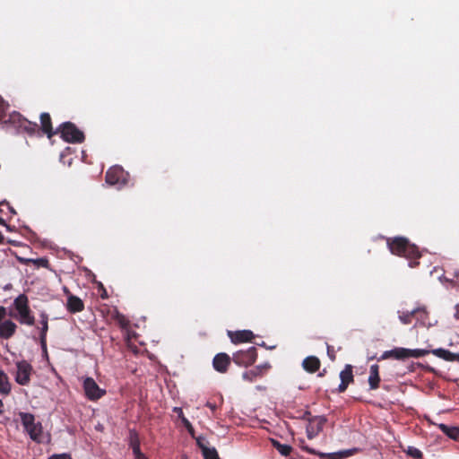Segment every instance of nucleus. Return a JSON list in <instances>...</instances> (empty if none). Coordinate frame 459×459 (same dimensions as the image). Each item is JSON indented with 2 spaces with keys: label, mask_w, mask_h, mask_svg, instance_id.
I'll return each instance as SVG.
<instances>
[{
  "label": "nucleus",
  "mask_w": 459,
  "mask_h": 459,
  "mask_svg": "<svg viewBox=\"0 0 459 459\" xmlns=\"http://www.w3.org/2000/svg\"><path fill=\"white\" fill-rule=\"evenodd\" d=\"M7 108L8 104H5L4 100L0 98V122L2 124L11 126L18 132L26 133L29 135H31L36 132L38 128L36 122L28 120L17 111L7 114Z\"/></svg>",
  "instance_id": "1"
},
{
  "label": "nucleus",
  "mask_w": 459,
  "mask_h": 459,
  "mask_svg": "<svg viewBox=\"0 0 459 459\" xmlns=\"http://www.w3.org/2000/svg\"><path fill=\"white\" fill-rule=\"evenodd\" d=\"M387 246L393 255L403 256L410 259V266L414 267L419 264L416 262L420 257V253L416 245L411 244L406 238L395 237L387 239Z\"/></svg>",
  "instance_id": "2"
},
{
  "label": "nucleus",
  "mask_w": 459,
  "mask_h": 459,
  "mask_svg": "<svg viewBox=\"0 0 459 459\" xmlns=\"http://www.w3.org/2000/svg\"><path fill=\"white\" fill-rule=\"evenodd\" d=\"M13 307L17 315L13 316L21 325L32 326L35 325V316L29 305V299L25 294H20L13 300Z\"/></svg>",
  "instance_id": "3"
},
{
  "label": "nucleus",
  "mask_w": 459,
  "mask_h": 459,
  "mask_svg": "<svg viewBox=\"0 0 459 459\" xmlns=\"http://www.w3.org/2000/svg\"><path fill=\"white\" fill-rule=\"evenodd\" d=\"M429 353L428 350L422 349H407L403 347H396L390 351H385L380 357L379 360L387 359H395L403 360L409 358H420Z\"/></svg>",
  "instance_id": "4"
},
{
  "label": "nucleus",
  "mask_w": 459,
  "mask_h": 459,
  "mask_svg": "<svg viewBox=\"0 0 459 459\" xmlns=\"http://www.w3.org/2000/svg\"><path fill=\"white\" fill-rule=\"evenodd\" d=\"M21 422L24 428V430L28 433L30 437L39 443L40 437L42 434V425L39 421H36L35 416L30 412H19Z\"/></svg>",
  "instance_id": "5"
},
{
  "label": "nucleus",
  "mask_w": 459,
  "mask_h": 459,
  "mask_svg": "<svg viewBox=\"0 0 459 459\" xmlns=\"http://www.w3.org/2000/svg\"><path fill=\"white\" fill-rule=\"evenodd\" d=\"M57 133L60 134L61 138L65 142L70 143H81L85 139L83 132L79 130L72 122L61 124L57 128Z\"/></svg>",
  "instance_id": "6"
},
{
  "label": "nucleus",
  "mask_w": 459,
  "mask_h": 459,
  "mask_svg": "<svg viewBox=\"0 0 459 459\" xmlns=\"http://www.w3.org/2000/svg\"><path fill=\"white\" fill-rule=\"evenodd\" d=\"M257 359V350L255 347H249L246 351H238L232 354V360L238 366L248 367L253 365Z\"/></svg>",
  "instance_id": "7"
},
{
  "label": "nucleus",
  "mask_w": 459,
  "mask_h": 459,
  "mask_svg": "<svg viewBox=\"0 0 459 459\" xmlns=\"http://www.w3.org/2000/svg\"><path fill=\"white\" fill-rule=\"evenodd\" d=\"M127 173L120 166H113L106 172V182L110 186L121 187L127 182Z\"/></svg>",
  "instance_id": "8"
},
{
  "label": "nucleus",
  "mask_w": 459,
  "mask_h": 459,
  "mask_svg": "<svg viewBox=\"0 0 459 459\" xmlns=\"http://www.w3.org/2000/svg\"><path fill=\"white\" fill-rule=\"evenodd\" d=\"M16 368L15 381L21 385H29L33 371L32 366L26 360H21L16 363Z\"/></svg>",
  "instance_id": "9"
},
{
  "label": "nucleus",
  "mask_w": 459,
  "mask_h": 459,
  "mask_svg": "<svg viewBox=\"0 0 459 459\" xmlns=\"http://www.w3.org/2000/svg\"><path fill=\"white\" fill-rule=\"evenodd\" d=\"M83 390L86 397L91 401L99 400L106 394V391L101 389L92 377L84 379Z\"/></svg>",
  "instance_id": "10"
},
{
  "label": "nucleus",
  "mask_w": 459,
  "mask_h": 459,
  "mask_svg": "<svg viewBox=\"0 0 459 459\" xmlns=\"http://www.w3.org/2000/svg\"><path fill=\"white\" fill-rule=\"evenodd\" d=\"M327 422L325 416H315L314 419L310 420V423H307L306 427V433L308 439H313L323 431V429Z\"/></svg>",
  "instance_id": "11"
},
{
  "label": "nucleus",
  "mask_w": 459,
  "mask_h": 459,
  "mask_svg": "<svg viewBox=\"0 0 459 459\" xmlns=\"http://www.w3.org/2000/svg\"><path fill=\"white\" fill-rule=\"evenodd\" d=\"M40 120V126H38L36 132L32 134L34 135L39 130H41V132L48 136V138H52L55 134H57V130L54 131L53 126H52V119L48 112H43L39 116ZM37 126H39L37 124Z\"/></svg>",
  "instance_id": "12"
},
{
  "label": "nucleus",
  "mask_w": 459,
  "mask_h": 459,
  "mask_svg": "<svg viewBox=\"0 0 459 459\" xmlns=\"http://www.w3.org/2000/svg\"><path fill=\"white\" fill-rule=\"evenodd\" d=\"M231 359L227 353H218L212 359V367L217 372L224 374L228 371Z\"/></svg>",
  "instance_id": "13"
},
{
  "label": "nucleus",
  "mask_w": 459,
  "mask_h": 459,
  "mask_svg": "<svg viewBox=\"0 0 459 459\" xmlns=\"http://www.w3.org/2000/svg\"><path fill=\"white\" fill-rule=\"evenodd\" d=\"M352 366L350 364L345 365L344 368L340 372L341 384L338 386V392L343 393L348 388L349 385L353 383L354 377L352 373Z\"/></svg>",
  "instance_id": "14"
},
{
  "label": "nucleus",
  "mask_w": 459,
  "mask_h": 459,
  "mask_svg": "<svg viewBox=\"0 0 459 459\" xmlns=\"http://www.w3.org/2000/svg\"><path fill=\"white\" fill-rule=\"evenodd\" d=\"M269 368L268 364L258 365L252 369L245 371L242 374V378L245 381L255 382L256 379L261 378Z\"/></svg>",
  "instance_id": "15"
},
{
  "label": "nucleus",
  "mask_w": 459,
  "mask_h": 459,
  "mask_svg": "<svg viewBox=\"0 0 459 459\" xmlns=\"http://www.w3.org/2000/svg\"><path fill=\"white\" fill-rule=\"evenodd\" d=\"M129 446L133 450L134 459H143L145 456L141 451L139 435L134 429L129 431Z\"/></svg>",
  "instance_id": "16"
},
{
  "label": "nucleus",
  "mask_w": 459,
  "mask_h": 459,
  "mask_svg": "<svg viewBox=\"0 0 459 459\" xmlns=\"http://www.w3.org/2000/svg\"><path fill=\"white\" fill-rule=\"evenodd\" d=\"M17 325L12 320H4L0 324V338L8 340L13 337L16 332Z\"/></svg>",
  "instance_id": "17"
},
{
  "label": "nucleus",
  "mask_w": 459,
  "mask_h": 459,
  "mask_svg": "<svg viewBox=\"0 0 459 459\" xmlns=\"http://www.w3.org/2000/svg\"><path fill=\"white\" fill-rule=\"evenodd\" d=\"M66 308L72 314L79 313L84 309V303L79 297L70 294L67 297Z\"/></svg>",
  "instance_id": "18"
},
{
  "label": "nucleus",
  "mask_w": 459,
  "mask_h": 459,
  "mask_svg": "<svg viewBox=\"0 0 459 459\" xmlns=\"http://www.w3.org/2000/svg\"><path fill=\"white\" fill-rule=\"evenodd\" d=\"M231 342L234 343H240L245 342H251L255 334L250 330H241L230 333V334Z\"/></svg>",
  "instance_id": "19"
},
{
  "label": "nucleus",
  "mask_w": 459,
  "mask_h": 459,
  "mask_svg": "<svg viewBox=\"0 0 459 459\" xmlns=\"http://www.w3.org/2000/svg\"><path fill=\"white\" fill-rule=\"evenodd\" d=\"M321 366L320 359L316 356H308L302 361L303 368L308 373H316Z\"/></svg>",
  "instance_id": "20"
},
{
  "label": "nucleus",
  "mask_w": 459,
  "mask_h": 459,
  "mask_svg": "<svg viewBox=\"0 0 459 459\" xmlns=\"http://www.w3.org/2000/svg\"><path fill=\"white\" fill-rule=\"evenodd\" d=\"M430 352L432 354H434L435 356H437L440 359H443L446 361H458L459 362V354L453 353L448 350H446L443 348H438V349L432 350Z\"/></svg>",
  "instance_id": "21"
},
{
  "label": "nucleus",
  "mask_w": 459,
  "mask_h": 459,
  "mask_svg": "<svg viewBox=\"0 0 459 459\" xmlns=\"http://www.w3.org/2000/svg\"><path fill=\"white\" fill-rule=\"evenodd\" d=\"M380 377H379V367L374 364L370 367L368 384L370 389L376 390L379 387Z\"/></svg>",
  "instance_id": "22"
},
{
  "label": "nucleus",
  "mask_w": 459,
  "mask_h": 459,
  "mask_svg": "<svg viewBox=\"0 0 459 459\" xmlns=\"http://www.w3.org/2000/svg\"><path fill=\"white\" fill-rule=\"evenodd\" d=\"M48 314L45 311L40 312L39 314V326L37 329L39 332V337L47 338V334L48 332Z\"/></svg>",
  "instance_id": "23"
},
{
  "label": "nucleus",
  "mask_w": 459,
  "mask_h": 459,
  "mask_svg": "<svg viewBox=\"0 0 459 459\" xmlns=\"http://www.w3.org/2000/svg\"><path fill=\"white\" fill-rule=\"evenodd\" d=\"M438 429L451 439L456 440L459 437V427L438 424Z\"/></svg>",
  "instance_id": "24"
},
{
  "label": "nucleus",
  "mask_w": 459,
  "mask_h": 459,
  "mask_svg": "<svg viewBox=\"0 0 459 459\" xmlns=\"http://www.w3.org/2000/svg\"><path fill=\"white\" fill-rule=\"evenodd\" d=\"M420 312H421L420 308H415L411 311H399V319L403 325H410L411 324L413 317ZM422 312L424 311L422 310Z\"/></svg>",
  "instance_id": "25"
},
{
  "label": "nucleus",
  "mask_w": 459,
  "mask_h": 459,
  "mask_svg": "<svg viewBox=\"0 0 459 459\" xmlns=\"http://www.w3.org/2000/svg\"><path fill=\"white\" fill-rule=\"evenodd\" d=\"M11 390L8 376L3 370H0V393L4 395H8Z\"/></svg>",
  "instance_id": "26"
},
{
  "label": "nucleus",
  "mask_w": 459,
  "mask_h": 459,
  "mask_svg": "<svg viewBox=\"0 0 459 459\" xmlns=\"http://www.w3.org/2000/svg\"><path fill=\"white\" fill-rule=\"evenodd\" d=\"M305 452L317 455L320 459H338L337 452L334 453H322L315 450L314 448L309 447L308 446H303Z\"/></svg>",
  "instance_id": "27"
},
{
  "label": "nucleus",
  "mask_w": 459,
  "mask_h": 459,
  "mask_svg": "<svg viewBox=\"0 0 459 459\" xmlns=\"http://www.w3.org/2000/svg\"><path fill=\"white\" fill-rule=\"evenodd\" d=\"M197 444L201 447L204 459H220L219 455L215 448H209L202 445L197 439Z\"/></svg>",
  "instance_id": "28"
},
{
  "label": "nucleus",
  "mask_w": 459,
  "mask_h": 459,
  "mask_svg": "<svg viewBox=\"0 0 459 459\" xmlns=\"http://www.w3.org/2000/svg\"><path fill=\"white\" fill-rule=\"evenodd\" d=\"M273 446L278 450V452L284 456L290 455L292 447L289 445L281 444L279 441L273 439Z\"/></svg>",
  "instance_id": "29"
},
{
  "label": "nucleus",
  "mask_w": 459,
  "mask_h": 459,
  "mask_svg": "<svg viewBox=\"0 0 459 459\" xmlns=\"http://www.w3.org/2000/svg\"><path fill=\"white\" fill-rule=\"evenodd\" d=\"M113 317L121 328L126 329L129 326V320L118 311H116Z\"/></svg>",
  "instance_id": "30"
},
{
  "label": "nucleus",
  "mask_w": 459,
  "mask_h": 459,
  "mask_svg": "<svg viewBox=\"0 0 459 459\" xmlns=\"http://www.w3.org/2000/svg\"><path fill=\"white\" fill-rule=\"evenodd\" d=\"M26 264L32 263L38 267L48 268L49 262L47 258L41 257L37 259H27L25 260Z\"/></svg>",
  "instance_id": "31"
},
{
  "label": "nucleus",
  "mask_w": 459,
  "mask_h": 459,
  "mask_svg": "<svg viewBox=\"0 0 459 459\" xmlns=\"http://www.w3.org/2000/svg\"><path fill=\"white\" fill-rule=\"evenodd\" d=\"M359 452L358 448L342 450L337 452L338 459L350 457Z\"/></svg>",
  "instance_id": "32"
},
{
  "label": "nucleus",
  "mask_w": 459,
  "mask_h": 459,
  "mask_svg": "<svg viewBox=\"0 0 459 459\" xmlns=\"http://www.w3.org/2000/svg\"><path fill=\"white\" fill-rule=\"evenodd\" d=\"M359 452L358 448L342 450L337 452L338 459L350 457Z\"/></svg>",
  "instance_id": "33"
},
{
  "label": "nucleus",
  "mask_w": 459,
  "mask_h": 459,
  "mask_svg": "<svg viewBox=\"0 0 459 459\" xmlns=\"http://www.w3.org/2000/svg\"><path fill=\"white\" fill-rule=\"evenodd\" d=\"M406 453L414 459H420L422 457L421 451L414 446H409Z\"/></svg>",
  "instance_id": "34"
},
{
  "label": "nucleus",
  "mask_w": 459,
  "mask_h": 459,
  "mask_svg": "<svg viewBox=\"0 0 459 459\" xmlns=\"http://www.w3.org/2000/svg\"><path fill=\"white\" fill-rule=\"evenodd\" d=\"M327 355L332 361L335 360V351L333 350V347L329 344H327Z\"/></svg>",
  "instance_id": "35"
},
{
  "label": "nucleus",
  "mask_w": 459,
  "mask_h": 459,
  "mask_svg": "<svg viewBox=\"0 0 459 459\" xmlns=\"http://www.w3.org/2000/svg\"><path fill=\"white\" fill-rule=\"evenodd\" d=\"M48 459H72L68 454L53 455Z\"/></svg>",
  "instance_id": "36"
},
{
  "label": "nucleus",
  "mask_w": 459,
  "mask_h": 459,
  "mask_svg": "<svg viewBox=\"0 0 459 459\" xmlns=\"http://www.w3.org/2000/svg\"><path fill=\"white\" fill-rule=\"evenodd\" d=\"M315 416H312L311 412L309 411H306L303 415L301 416V419L304 420H307V423H310V420L314 419Z\"/></svg>",
  "instance_id": "37"
},
{
  "label": "nucleus",
  "mask_w": 459,
  "mask_h": 459,
  "mask_svg": "<svg viewBox=\"0 0 459 459\" xmlns=\"http://www.w3.org/2000/svg\"><path fill=\"white\" fill-rule=\"evenodd\" d=\"M39 342H40V346H41V349L43 351V352H45L47 354V338L45 337H39Z\"/></svg>",
  "instance_id": "38"
},
{
  "label": "nucleus",
  "mask_w": 459,
  "mask_h": 459,
  "mask_svg": "<svg viewBox=\"0 0 459 459\" xmlns=\"http://www.w3.org/2000/svg\"><path fill=\"white\" fill-rule=\"evenodd\" d=\"M6 307L4 306H0V324L3 322V320L6 316Z\"/></svg>",
  "instance_id": "39"
},
{
  "label": "nucleus",
  "mask_w": 459,
  "mask_h": 459,
  "mask_svg": "<svg viewBox=\"0 0 459 459\" xmlns=\"http://www.w3.org/2000/svg\"><path fill=\"white\" fill-rule=\"evenodd\" d=\"M100 289L101 290L100 298L103 299H108V292H107L106 289L104 288V286L101 283L100 284Z\"/></svg>",
  "instance_id": "40"
},
{
  "label": "nucleus",
  "mask_w": 459,
  "mask_h": 459,
  "mask_svg": "<svg viewBox=\"0 0 459 459\" xmlns=\"http://www.w3.org/2000/svg\"><path fill=\"white\" fill-rule=\"evenodd\" d=\"M173 411L176 412L179 419L185 417L183 410L180 407H174Z\"/></svg>",
  "instance_id": "41"
},
{
  "label": "nucleus",
  "mask_w": 459,
  "mask_h": 459,
  "mask_svg": "<svg viewBox=\"0 0 459 459\" xmlns=\"http://www.w3.org/2000/svg\"><path fill=\"white\" fill-rule=\"evenodd\" d=\"M183 425L185 426L186 429H189L191 428L192 424L191 422L186 418V417H183L182 419H180Z\"/></svg>",
  "instance_id": "42"
},
{
  "label": "nucleus",
  "mask_w": 459,
  "mask_h": 459,
  "mask_svg": "<svg viewBox=\"0 0 459 459\" xmlns=\"http://www.w3.org/2000/svg\"><path fill=\"white\" fill-rule=\"evenodd\" d=\"M299 444L300 448H301L303 451H305V449L303 448V446H307V445L306 444L305 440H304V439H299Z\"/></svg>",
  "instance_id": "43"
},
{
  "label": "nucleus",
  "mask_w": 459,
  "mask_h": 459,
  "mask_svg": "<svg viewBox=\"0 0 459 459\" xmlns=\"http://www.w3.org/2000/svg\"><path fill=\"white\" fill-rule=\"evenodd\" d=\"M452 274L455 277V278H459V268H456V269H454Z\"/></svg>",
  "instance_id": "44"
},
{
  "label": "nucleus",
  "mask_w": 459,
  "mask_h": 459,
  "mask_svg": "<svg viewBox=\"0 0 459 459\" xmlns=\"http://www.w3.org/2000/svg\"><path fill=\"white\" fill-rule=\"evenodd\" d=\"M186 430L188 431V433L194 437H195V429H194V427L191 426V428L189 429H186Z\"/></svg>",
  "instance_id": "45"
},
{
  "label": "nucleus",
  "mask_w": 459,
  "mask_h": 459,
  "mask_svg": "<svg viewBox=\"0 0 459 459\" xmlns=\"http://www.w3.org/2000/svg\"><path fill=\"white\" fill-rule=\"evenodd\" d=\"M4 412V403L3 401L0 399V414H3Z\"/></svg>",
  "instance_id": "46"
},
{
  "label": "nucleus",
  "mask_w": 459,
  "mask_h": 459,
  "mask_svg": "<svg viewBox=\"0 0 459 459\" xmlns=\"http://www.w3.org/2000/svg\"><path fill=\"white\" fill-rule=\"evenodd\" d=\"M4 235L2 234V232L0 231V244H3V243H4Z\"/></svg>",
  "instance_id": "47"
},
{
  "label": "nucleus",
  "mask_w": 459,
  "mask_h": 459,
  "mask_svg": "<svg viewBox=\"0 0 459 459\" xmlns=\"http://www.w3.org/2000/svg\"><path fill=\"white\" fill-rule=\"evenodd\" d=\"M455 316L459 319V305L456 306Z\"/></svg>",
  "instance_id": "48"
},
{
  "label": "nucleus",
  "mask_w": 459,
  "mask_h": 459,
  "mask_svg": "<svg viewBox=\"0 0 459 459\" xmlns=\"http://www.w3.org/2000/svg\"><path fill=\"white\" fill-rule=\"evenodd\" d=\"M0 224L5 225V221L2 217H0Z\"/></svg>",
  "instance_id": "49"
},
{
  "label": "nucleus",
  "mask_w": 459,
  "mask_h": 459,
  "mask_svg": "<svg viewBox=\"0 0 459 459\" xmlns=\"http://www.w3.org/2000/svg\"><path fill=\"white\" fill-rule=\"evenodd\" d=\"M325 369H324V371H323V372L319 373V374H318V376H319V377H323V376L325 375Z\"/></svg>",
  "instance_id": "50"
},
{
  "label": "nucleus",
  "mask_w": 459,
  "mask_h": 459,
  "mask_svg": "<svg viewBox=\"0 0 459 459\" xmlns=\"http://www.w3.org/2000/svg\"><path fill=\"white\" fill-rule=\"evenodd\" d=\"M207 406H208V407H210V408H212V409H213V408H214V406H213L212 404H211L210 403H207Z\"/></svg>",
  "instance_id": "51"
}]
</instances>
